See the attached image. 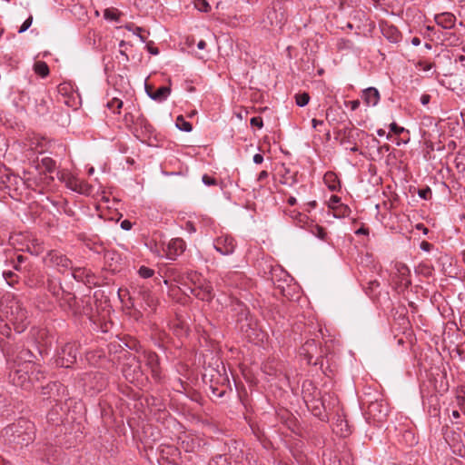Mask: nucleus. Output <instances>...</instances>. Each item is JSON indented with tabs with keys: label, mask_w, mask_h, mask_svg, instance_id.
<instances>
[{
	"label": "nucleus",
	"mask_w": 465,
	"mask_h": 465,
	"mask_svg": "<svg viewBox=\"0 0 465 465\" xmlns=\"http://www.w3.org/2000/svg\"><path fill=\"white\" fill-rule=\"evenodd\" d=\"M236 328L250 341H260L263 340L264 334L259 326V322L249 308L241 302H238L234 309Z\"/></svg>",
	"instance_id": "nucleus-1"
},
{
	"label": "nucleus",
	"mask_w": 465,
	"mask_h": 465,
	"mask_svg": "<svg viewBox=\"0 0 465 465\" xmlns=\"http://www.w3.org/2000/svg\"><path fill=\"white\" fill-rule=\"evenodd\" d=\"M5 442L14 446H27L35 439L34 424L26 419L20 418L8 425L2 431Z\"/></svg>",
	"instance_id": "nucleus-2"
},
{
	"label": "nucleus",
	"mask_w": 465,
	"mask_h": 465,
	"mask_svg": "<svg viewBox=\"0 0 465 465\" xmlns=\"http://www.w3.org/2000/svg\"><path fill=\"white\" fill-rule=\"evenodd\" d=\"M120 358L124 379L138 389L144 388L148 384V377L142 369L140 358L128 351H123Z\"/></svg>",
	"instance_id": "nucleus-3"
},
{
	"label": "nucleus",
	"mask_w": 465,
	"mask_h": 465,
	"mask_svg": "<svg viewBox=\"0 0 465 465\" xmlns=\"http://www.w3.org/2000/svg\"><path fill=\"white\" fill-rule=\"evenodd\" d=\"M368 404L367 411L365 412V420L369 423L381 427L387 420L389 415V405L382 399H375L374 401H365L361 400L360 406Z\"/></svg>",
	"instance_id": "nucleus-4"
},
{
	"label": "nucleus",
	"mask_w": 465,
	"mask_h": 465,
	"mask_svg": "<svg viewBox=\"0 0 465 465\" xmlns=\"http://www.w3.org/2000/svg\"><path fill=\"white\" fill-rule=\"evenodd\" d=\"M132 301V306L139 305L143 311L154 312L158 305V300L147 285H137L133 288V292L129 297Z\"/></svg>",
	"instance_id": "nucleus-5"
},
{
	"label": "nucleus",
	"mask_w": 465,
	"mask_h": 465,
	"mask_svg": "<svg viewBox=\"0 0 465 465\" xmlns=\"http://www.w3.org/2000/svg\"><path fill=\"white\" fill-rule=\"evenodd\" d=\"M133 134L138 140L149 146L152 145L153 141H159L156 129L143 113H140L135 118Z\"/></svg>",
	"instance_id": "nucleus-6"
},
{
	"label": "nucleus",
	"mask_w": 465,
	"mask_h": 465,
	"mask_svg": "<svg viewBox=\"0 0 465 465\" xmlns=\"http://www.w3.org/2000/svg\"><path fill=\"white\" fill-rule=\"evenodd\" d=\"M25 187L26 182L9 169L0 171V190L6 191L12 198L21 195Z\"/></svg>",
	"instance_id": "nucleus-7"
},
{
	"label": "nucleus",
	"mask_w": 465,
	"mask_h": 465,
	"mask_svg": "<svg viewBox=\"0 0 465 465\" xmlns=\"http://www.w3.org/2000/svg\"><path fill=\"white\" fill-rule=\"evenodd\" d=\"M4 312L9 318V322L15 325V331L18 333L26 328L27 311L22 303L16 300L9 301L4 308Z\"/></svg>",
	"instance_id": "nucleus-8"
},
{
	"label": "nucleus",
	"mask_w": 465,
	"mask_h": 465,
	"mask_svg": "<svg viewBox=\"0 0 465 465\" xmlns=\"http://www.w3.org/2000/svg\"><path fill=\"white\" fill-rule=\"evenodd\" d=\"M300 355L304 358L308 365L323 368L324 351L315 339L307 340L299 350Z\"/></svg>",
	"instance_id": "nucleus-9"
},
{
	"label": "nucleus",
	"mask_w": 465,
	"mask_h": 465,
	"mask_svg": "<svg viewBox=\"0 0 465 465\" xmlns=\"http://www.w3.org/2000/svg\"><path fill=\"white\" fill-rule=\"evenodd\" d=\"M79 345L75 342H66L57 350L55 365L62 368H70L77 361Z\"/></svg>",
	"instance_id": "nucleus-10"
},
{
	"label": "nucleus",
	"mask_w": 465,
	"mask_h": 465,
	"mask_svg": "<svg viewBox=\"0 0 465 465\" xmlns=\"http://www.w3.org/2000/svg\"><path fill=\"white\" fill-rule=\"evenodd\" d=\"M352 20L351 23V31L355 30L357 35H366L371 32L373 23L371 21L369 15L362 9L353 10Z\"/></svg>",
	"instance_id": "nucleus-11"
},
{
	"label": "nucleus",
	"mask_w": 465,
	"mask_h": 465,
	"mask_svg": "<svg viewBox=\"0 0 465 465\" xmlns=\"http://www.w3.org/2000/svg\"><path fill=\"white\" fill-rule=\"evenodd\" d=\"M53 101L45 93L36 92L33 94V102L29 111L39 117H45L51 113Z\"/></svg>",
	"instance_id": "nucleus-12"
},
{
	"label": "nucleus",
	"mask_w": 465,
	"mask_h": 465,
	"mask_svg": "<svg viewBox=\"0 0 465 465\" xmlns=\"http://www.w3.org/2000/svg\"><path fill=\"white\" fill-rule=\"evenodd\" d=\"M218 379L222 380L221 386L217 384H213L214 375H208L207 373L203 374V383L208 386L212 395L215 398H222L225 395L227 389L229 388L230 381L226 376L221 375V373H217Z\"/></svg>",
	"instance_id": "nucleus-13"
},
{
	"label": "nucleus",
	"mask_w": 465,
	"mask_h": 465,
	"mask_svg": "<svg viewBox=\"0 0 465 465\" xmlns=\"http://www.w3.org/2000/svg\"><path fill=\"white\" fill-rule=\"evenodd\" d=\"M104 260L107 270L113 274L119 272L123 268V255L115 249H106V251H104Z\"/></svg>",
	"instance_id": "nucleus-14"
},
{
	"label": "nucleus",
	"mask_w": 465,
	"mask_h": 465,
	"mask_svg": "<svg viewBox=\"0 0 465 465\" xmlns=\"http://www.w3.org/2000/svg\"><path fill=\"white\" fill-rule=\"evenodd\" d=\"M178 444L180 450L190 453L198 451L205 445V442L197 436L184 433L178 438Z\"/></svg>",
	"instance_id": "nucleus-15"
},
{
	"label": "nucleus",
	"mask_w": 465,
	"mask_h": 465,
	"mask_svg": "<svg viewBox=\"0 0 465 465\" xmlns=\"http://www.w3.org/2000/svg\"><path fill=\"white\" fill-rule=\"evenodd\" d=\"M190 292L197 299L211 302L214 298L212 283L206 279L200 282L196 286L190 288Z\"/></svg>",
	"instance_id": "nucleus-16"
},
{
	"label": "nucleus",
	"mask_w": 465,
	"mask_h": 465,
	"mask_svg": "<svg viewBox=\"0 0 465 465\" xmlns=\"http://www.w3.org/2000/svg\"><path fill=\"white\" fill-rule=\"evenodd\" d=\"M143 361L145 365L150 369L152 378L155 381H160L161 380V369H160V358L158 354L154 351H144L143 353Z\"/></svg>",
	"instance_id": "nucleus-17"
},
{
	"label": "nucleus",
	"mask_w": 465,
	"mask_h": 465,
	"mask_svg": "<svg viewBox=\"0 0 465 465\" xmlns=\"http://www.w3.org/2000/svg\"><path fill=\"white\" fill-rule=\"evenodd\" d=\"M213 247L222 255H231L236 248L235 240L230 235H222L214 240Z\"/></svg>",
	"instance_id": "nucleus-18"
},
{
	"label": "nucleus",
	"mask_w": 465,
	"mask_h": 465,
	"mask_svg": "<svg viewBox=\"0 0 465 465\" xmlns=\"http://www.w3.org/2000/svg\"><path fill=\"white\" fill-rule=\"evenodd\" d=\"M351 231L353 232L355 237L358 239L357 242L366 247L370 242V228L365 223H359L357 220L351 219Z\"/></svg>",
	"instance_id": "nucleus-19"
},
{
	"label": "nucleus",
	"mask_w": 465,
	"mask_h": 465,
	"mask_svg": "<svg viewBox=\"0 0 465 465\" xmlns=\"http://www.w3.org/2000/svg\"><path fill=\"white\" fill-rule=\"evenodd\" d=\"M160 465H181V450L173 446H167L162 450Z\"/></svg>",
	"instance_id": "nucleus-20"
},
{
	"label": "nucleus",
	"mask_w": 465,
	"mask_h": 465,
	"mask_svg": "<svg viewBox=\"0 0 465 465\" xmlns=\"http://www.w3.org/2000/svg\"><path fill=\"white\" fill-rule=\"evenodd\" d=\"M20 385L25 390H29L31 388V384L35 381H42L45 379V373L44 371L37 367H34L30 372H26L25 374H21L18 376V380H22Z\"/></svg>",
	"instance_id": "nucleus-21"
},
{
	"label": "nucleus",
	"mask_w": 465,
	"mask_h": 465,
	"mask_svg": "<svg viewBox=\"0 0 465 465\" xmlns=\"http://www.w3.org/2000/svg\"><path fill=\"white\" fill-rule=\"evenodd\" d=\"M48 258L50 262L56 266L61 272L73 269V262L67 256L57 251H50L48 252Z\"/></svg>",
	"instance_id": "nucleus-22"
},
{
	"label": "nucleus",
	"mask_w": 465,
	"mask_h": 465,
	"mask_svg": "<svg viewBox=\"0 0 465 465\" xmlns=\"http://www.w3.org/2000/svg\"><path fill=\"white\" fill-rule=\"evenodd\" d=\"M186 248V243L182 238L172 239L166 249V257L169 260L174 261L179 255H181Z\"/></svg>",
	"instance_id": "nucleus-23"
},
{
	"label": "nucleus",
	"mask_w": 465,
	"mask_h": 465,
	"mask_svg": "<svg viewBox=\"0 0 465 465\" xmlns=\"http://www.w3.org/2000/svg\"><path fill=\"white\" fill-rule=\"evenodd\" d=\"M264 274L266 279L271 280L273 285L280 289H283L280 282L282 280L287 282V279L290 277L287 272L283 271L281 267H273L272 265H270V271L268 272H264Z\"/></svg>",
	"instance_id": "nucleus-24"
},
{
	"label": "nucleus",
	"mask_w": 465,
	"mask_h": 465,
	"mask_svg": "<svg viewBox=\"0 0 465 465\" xmlns=\"http://www.w3.org/2000/svg\"><path fill=\"white\" fill-rule=\"evenodd\" d=\"M230 446L224 443L222 453L215 454L208 462V465H232Z\"/></svg>",
	"instance_id": "nucleus-25"
},
{
	"label": "nucleus",
	"mask_w": 465,
	"mask_h": 465,
	"mask_svg": "<svg viewBox=\"0 0 465 465\" xmlns=\"http://www.w3.org/2000/svg\"><path fill=\"white\" fill-rule=\"evenodd\" d=\"M27 260L26 256L15 253L14 257L10 258V263L14 270L25 276L31 268V264L27 262Z\"/></svg>",
	"instance_id": "nucleus-26"
},
{
	"label": "nucleus",
	"mask_w": 465,
	"mask_h": 465,
	"mask_svg": "<svg viewBox=\"0 0 465 465\" xmlns=\"http://www.w3.org/2000/svg\"><path fill=\"white\" fill-rule=\"evenodd\" d=\"M280 3L277 0L273 2L272 7L267 12V19L272 26L281 27L286 21L285 13L283 11L278 12L276 9V5Z\"/></svg>",
	"instance_id": "nucleus-27"
},
{
	"label": "nucleus",
	"mask_w": 465,
	"mask_h": 465,
	"mask_svg": "<svg viewBox=\"0 0 465 465\" xmlns=\"http://www.w3.org/2000/svg\"><path fill=\"white\" fill-rule=\"evenodd\" d=\"M302 394L303 401H308L317 396H321V391L312 381L305 380L302 385Z\"/></svg>",
	"instance_id": "nucleus-28"
},
{
	"label": "nucleus",
	"mask_w": 465,
	"mask_h": 465,
	"mask_svg": "<svg viewBox=\"0 0 465 465\" xmlns=\"http://www.w3.org/2000/svg\"><path fill=\"white\" fill-rule=\"evenodd\" d=\"M169 327L173 334L179 338L187 336L189 331L186 322L178 316L169 322Z\"/></svg>",
	"instance_id": "nucleus-29"
},
{
	"label": "nucleus",
	"mask_w": 465,
	"mask_h": 465,
	"mask_svg": "<svg viewBox=\"0 0 465 465\" xmlns=\"http://www.w3.org/2000/svg\"><path fill=\"white\" fill-rule=\"evenodd\" d=\"M434 19L436 24L444 29L453 28L456 23L454 15L448 12L436 15Z\"/></svg>",
	"instance_id": "nucleus-30"
},
{
	"label": "nucleus",
	"mask_w": 465,
	"mask_h": 465,
	"mask_svg": "<svg viewBox=\"0 0 465 465\" xmlns=\"http://www.w3.org/2000/svg\"><path fill=\"white\" fill-rule=\"evenodd\" d=\"M33 102V94L30 95L28 93L25 91H21L18 94L17 99L14 101L15 105L20 111H29L31 109V104Z\"/></svg>",
	"instance_id": "nucleus-31"
},
{
	"label": "nucleus",
	"mask_w": 465,
	"mask_h": 465,
	"mask_svg": "<svg viewBox=\"0 0 465 465\" xmlns=\"http://www.w3.org/2000/svg\"><path fill=\"white\" fill-rule=\"evenodd\" d=\"M304 402L306 403L308 410H310L314 416L319 418L322 417L325 409L322 396H317Z\"/></svg>",
	"instance_id": "nucleus-32"
},
{
	"label": "nucleus",
	"mask_w": 465,
	"mask_h": 465,
	"mask_svg": "<svg viewBox=\"0 0 465 465\" xmlns=\"http://www.w3.org/2000/svg\"><path fill=\"white\" fill-rule=\"evenodd\" d=\"M361 99L367 105L375 106L380 101V93L374 87H368L362 91Z\"/></svg>",
	"instance_id": "nucleus-33"
},
{
	"label": "nucleus",
	"mask_w": 465,
	"mask_h": 465,
	"mask_svg": "<svg viewBox=\"0 0 465 465\" xmlns=\"http://www.w3.org/2000/svg\"><path fill=\"white\" fill-rule=\"evenodd\" d=\"M358 266L364 270V272H373L377 269V264L374 262L372 254L366 252L360 256V261L357 262Z\"/></svg>",
	"instance_id": "nucleus-34"
},
{
	"label": "nucleus",
	"mask_w": 465,
	"mask_h": 465,
	"mask_svg": "<svg viewBox=\"0 0 465 465\" xmlns=\"http://www.w3.org/2000/svg\"><path fill=\"white\" fill-rule=\"evenodd\" d=\"M169 85L160 86L158 89L153 90V94H150V98L157 103H163L167 100L171 94V80L169 79Z\"/></svg>",
	"instance_id": "nucleus-35"
},
{
	"label": "nucleus",
	"mask_w": 465,
	"mask_h": 465,
	"mask_svg": "<svg viewBox=\"0 0 465 465\" xmlns=\"http://www.w3.org/2000/svg\"><path fill=\"white\" fill-rule=\"evenodd\" d=\"M382 35L391 43H399L401 39V34L398 28L392 25H386L381 28Z\"/></svg>",
	"instance_id": "nucleus-36"
},
{
	"label": "nucleus",
	"mask_w": 465,
	"mask_h": 465,
	"mask_svg": "<svg viewBox=\"0 0 465 465\" xmlns=\"http://www.w3.org/2000/svg\"><path fill=\"white\" fill-rule=\"evenodd\" d=\"M400 441L407 446H414L418 443V439L412 429H404L400 435Z\"/></svg>",
	"instance_id": "nucleus-37"
},
{
	"label": "nucleus",
	"mask_w": 465,
	"mask_h": 465,
	"mask_svg": "<svg viewBox=\"0 0 465 465\" xmlns=\"http://www.w3.org/2000/svg\"><path fill=\"white\" fill-rule=\"evenodd\" d=\"M363 281L364 280H359L360 284L362 286L365 293L370 297L375 295L376 290L380 287L379 281H377L376 279H371L369 282H367V286L363 284Z\"/></svg>",
	"instance_id": "nucleus-38"
},
{
	"label": "nucleus",
	"mask_w": 465,
	"mask_h": 465,
	"mask_svg": "<svg viewBox=\"0 0 465 465\" xmlns=\"http://www.w3.org/2000/svg\"><path fill=\"white\" fill-rule=\"evenodd\" d=\"M62 179L65 182L66 187L69 188L70 190L79 193H84L83 188L84 184L82 183H79L78 180L75 179L74 177L70 176L66 180H64V178L63 177Z\"/></svg>",
	"instance_id": "nucleus-39"
},
{
	"label": "nucleus",
	"mask_w": 465,
	"mask_h": 465,
	"mask_svg": "<svg viewBox=\"0 0 465 465\" xmlns=\"http://www.w3.org/2000/svg\"><path fill=\"white\" fill-rule=\"evenodd\" d=\"M332 216L337 219L345 218L348 215L349 213V207L348 205L344 203H340L336 207H332L331 210H330Z\"/></svg>",
	"instance_id": "nucleus-40"
},
{
	"label": "nucleus",
	"mask_w": 465,
	"mask_h": 465,
	"mask_svg": "<svg viewBox=\"0 0 465 465\" xmlns=\"http://www.w3.org/2000/svg\"><path fill=\"white\" fill-rule=\"evenodd\" d=\"M38 165L46 173H53L56 169V162L48 156L43 157Z\"/></svg>",
	"instance_id": "nucleus-41"
},
{
	"label": "nucleus",
	"mask_w": 465,
	"mask_h": 465,
	"mask_svg": "<svg viewBox=\"0 0 465 465\" xmlns=\"http://www.w3.org/2000/svg\"><path fill=\"white\" fill-rule=\"evenodd\" d=\"M34 70L36 74H38L39 76H41L43 78L46 77L50 73L47 64L43 61L35 62L34 64Z\"/></svg>",
	"instance_id": "nucleus-42"
},
{
	"label": "nucleus",
	"mask_w": 465,
	"mask_h": 465,
	"mask_svg": "<svg viewBox=\"0 0 465 465\" xmlns=\"http://www.w3.org/2000/svg\"><path fill=\"white\" fill-rule=\"evenodd\" d=\"M175 126L183 132L189 133L193 130V124L186 121L183 115H178L175 120Z\"/></svg>",
	"instance_id": "nucleus-43"
},
{
	"label": "nucleus",
	"mask_w": 465,
	"mask_h": 465,
	"mask_svg": "<svg viewBox=\"0 0 465 465\" xmlns=\"http://www.w3.org/2000/svg\"><path fill=\"white\" fill-rule=\"evenodd\" d=\"M347 126L346 124H342L341 127L337 128L335 131V140L341 144L344 145L349 142L347 134H346Z\"/></svg>",
	"instance_id": "nucleus-44"
},
{
	"label": "nucleus",
	"mask_w": 465,
	"mask_h": 465,
	"mask_svg": "<svg viewBox=\"0 0 465 465\" xmlns=\"http://www.w3.org/2000/svg\"><path fill=\"white\" fill-rule=\"evenodd\" d=\"M26 251L32 255L38 256L44 252V246L37 239L32 241V246H27Z\"/></svg>",
	"instance_id": "nucleus-45"
},
{
	"label": "nucleus",
	"mask_w": 465,
	"mask_h": 465,
	"mask_svg": "<svg viewBox=\"0 0 465 465\" xmlns=\"http://www.w3.org/2000/svg\"><path fill=\"white\" fill-rule=\"evenodd\" d=\"M442 434L449 444H450L451 441L453 442L460 439V435L456 433L454 430H450L447 425L442 428Z\"/></svg>",
	"instance_id": "nucleus-46"
},
{
	"label": "nucleus",
	"mask_w": 465,
	"mask_h": 465,
	"mask_svg": "<svg viewBox=\"0 0 465 465\" xmlns=\"http://www.w3.org/2000/svg\"><path fill=\"white\" fill-rule=\"evenodd\" d=\"M333 430L337 434H340L341 437H346L347 435L344 433L343 430H345V432L349 430V421L345 418L338 420L336 425L333 428Z\"/></svg>",
	"instance_id": "nucleus-47"
},
{
	"label": "nucleus",
	"mask_w": 465,
	"mask_h": 465,
	"mask_svg": "<svg viewBox=\"0 0 465 465\" xmlns=\"http://www.w3.org/2000/svg\"><path fill=\"white\" fill-rule=\"evenodd\" d=\"M72 271V276L74 279L79 282H84V279L86 278V274L89 270H86L85 268L82 267H74L71 270Z\"/></svg>",
	"instance_id": "nucleus-48"
},
{
	"label": "nucleus",
	"mask_w": 465,
	"mask_h": 465,
	"mask_svg": "<svg viewBox=\"0 0 465 465\" xmlns=\"http://www.w3.org/2000/svg\"><path fill=\"white\" fill-rule=\"evenodd\" d=\"M3 277L10 286H15L19 281V275L10 270L4 271Z\"/></svg>",
	"instance_id": "nucleus-49"
},
{
	"label": "nucleus",
	"mask_w": 465,
	"mask_h": 465,
	"mask_svg": "<svg viewBox=\"0 0 465 465\" xmlns=\"http://www.w3.org/2000/svg\"><path fill=\"white\" fill-rule=\"evenodd\" d=\"M337 179L336 175L332 173H328L324 175V181L330 190L335 191L337 187H340V182L338 181V184L335 183V180Z\"/></svg>",
	"instance_id": "nucleus-50"
},
{
	"label": "nucleus",
	"mask_w": 465,
	"mask_h": 465,
	"mask_svg": "<svg viewBox=\"0 0 465 465\" xmlns=\"http://www.w3.org/2000/svg\"><path fill=\"white\" fill-rule=\"evenodd\" d=\"M106 106L114 114H120V110L123 107V101L118 98H113L107 102Z\"/></svg>",
	"instance_id": "nucleus-51"
},
{
	"label": "nucleus",
	"mask_w": 465,
	"mask_h": 465,
	"mask_svg": "<svg viewBox=\"0 0 465 465\" xmlns=\"http://www.w3.org/2000/svg\"><path fill=\"white\" fill-rule=\"evenodd\" d=\"M398 271L401 273V282H404L406 285L411 284L410 277V270L405 264H400L398 267Z\"/></svg>",
	"instance_id": "nucleus-52"
},
{
	"label": "nucleus",
	"mask_w": 465,
	"mask_h": 465,
	"mask_svg": "<svg viewBox=\"0 0 465 465\" xmlns=\"http://www.w3.org/2000/svg\"><path fill=\"white\" fill-rule=\"evenodd\" d=\"M310 95L308 93H301L295 95V103L299 107H303L309 104Z\"/></svg>",
	"instance_id": "nucleus-53"
},
{
	"label": "nucleus",
	"mask_w": 465,
	"mask_h": 465,
	"mask_svg": "<svg viewBox=\"0 0 465 465\" xmlns=\"http://www.w3.org/2000/svg\"><path fill=\"white\" fill-rule=\"evenodd\" d=\"M104 17L110 21H119V12L116 9L106 8L104 11Z\"/></svg>",
	"instance_id": "nucleus-54"
},
{
	"label": "nucleus",
	"mask_w": 465,
	"mask_h": 465,
	"mask_svg": "<svg viewBox=\"0 0 465 465\" xmlns=\"http://www.w3.org/2000/svg\"><path fill=\"white\" fill-rule=\"evenodd\" d=\"M194 7L200 12L207 13L211 7L206 0H193Z\"/></svg>",
	"instance_id": "nucleus-55"
},
{
	"label": "nucleus",
	"mask_w": 465,
	"mask_h": 465,
	"mask_svg": "<svg viewBox=\"0 0 465 465\" xmlns=\"http://www.w3.org/2000/svg\"><path fill=\"white\" fill-rule=\"evenodd\" d=\"M138 274L140 277H142L143 279H148V278H151L153 276L154 274V270L149 268V267H146L144 265L141 266L138 270Z\"/></svg>",
	"instance_id": "nucleus-56"
},
{
	"label": "nucleus",
	"mask_w": 465,
	"mask_h": 465,
	"mask_svg": "<svg viewBox=\"0 0 465 465\" xmlns=\"http://www.w3.org/2000/svg\"><path fill=\"white\" fill-rule=\"evenodd\" d=\"M390 132L394 134L395 135L401 136L402 134H409V131L404 127L399 126L396 123H391L389 125Z\"/></svg>",
	"instance_id": "nucleus-57"
},
{
	"label": "nucleus",
	"mask_w": 465,
	"mask_h": 465,
	"mask_svg": "<svg viewBox=\"0 0 465 465\" xmlns=\"http://www.w3.org/2000/svg\"><path fill=\"white\" fill-rule=\"evenodd\" d=\"M291 217L293 219V220H297L298 223H305V221L307 220V216L298 211H292L291 212Z\"/></svg>",
	"instance_id": "nucleus-58"
},
{
	"label": "nucleus",
	"mask_w": 465,
	"mask_h": 465,
	"mask_svg": "<svg viewBox=\"0 0 465 465\" xmlns=\"http://www.w3.org/2000/svg\"><path fill=\"white\" fill-rule=\"evenodd\" d=\"M187 278L193 282V286H196L200 282H203L201 275L195 272H192L188 274Z\"/></svg>",
	"instance_id": "nucleus-59"
},
{
	"label": "nucleus",
	"mask_w": 465,
	"mask_h": 465,
	"mask_svg": "<svg viewBox=\"0 0 465 465\" xmlns=\"http://www.w3.org/2000/svg\"><path fill=\"white\" fill-rule=\"evenodd\" d=\"M432 192L430 187H425L422 189H420L418 192V195L424 200H428L431 197Z\"/></svg>",
	"instance_id": "nucleus-60"
},
{
	"label": "nucleus",
	"mask_w": 465,
	"mask_h": 465,
	"mask_svg": "<svg viewBox=\"0 0 465 465\" xmlns=\"http://www.w3.org/2000/svg\"><path fill=\"white\" fill-rule=\"evenodd\" d=\"M32 23H33V16L29 15V17L24 21V23L18 29V33L22 34V33L25 32L27 29L30 28V26L32 25Z\"/></svg>",
	"instance_id": "nucleus-61"
},
{
	"label": "nucleus",
	"mask_w": 465,
	"mask_h": 465,
	"mask_svg": "<svg viewBox=\"0 0 465 465\" xmlns=\"http://www.w3.org/2000/svg\"><path fill=\"white\" fill-rule=\"evenodd\" d=\"M250 124L253 127H257L258 129H262L263 126V120L261 116H254L251 118Z\"/></svg>",
	"instance_id": "nucleus-62"
},
{
	"label": "nucleus",
	"mask_w": 465,
	"mask_h": 465,
	"mask_svg": "<svg viewBox=\"0 0 465 465\" xmlns=\"http://www.w3.org/2000/svg\"><path fill=\"white\" fill-rule=\"evenodd\" d=\"M340 203H342L341 197L337 195H331L328 202L329 209L331 210L332 207H336Z\"/></svg>",
	"instance_id": "nucleus-63"
},
{
	"label": "nucleus",
	"mask_w": 465,
	"mask_h": 465,
	"mask_svg": "<svg viewBox=\"0 0 465 465\" xmlns=\"http://www.w3.org/2000/svg\"><path fill=\"white\" fill-rule=\"evenodd\" d=\"M90 250L97 254L104 255V251H106V248L104 246L103 242H94V246L91 247Z\"/></svg>",
	"instance_id": "nucleus-64"
}]
</instances>
